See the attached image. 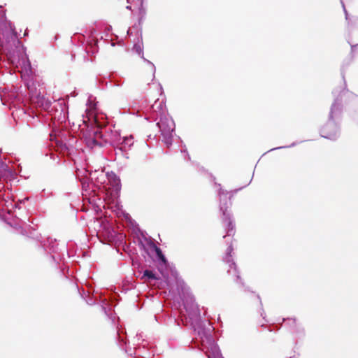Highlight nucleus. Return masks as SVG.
<instances>
[{"instance_id": "nucleus-1", "label": "nucleus", "mask_w": 358, "mask_h": 358, "mask_svg": "<svg viewBox=\"0 0 358 358\" xmlns=\"http://www.w3.org/2000/svg\"><path fill=\"white\" fill-rule=\"evenodd\" d=\"M3 26V27L1 29L2 34L1 45L6 52L10 63L16 68L21 69V76L29 90L31 103L36 108L49 111L51 101L44 96L45 90L39 79L29 75L31 73V64L23 46L16 36L15 29L13 25L7 22ZM50 112L52 111L50 110Z\"/></svg>"}, {"instance_id": "nucleus-2", "label": "nucleus", "mask_w": 358, "mask_h": 358, "mask_svg": "<svg viewBox=\"0 0 358 358\" xmlns=\"http://www.w3.org/2000/svg\"><path fill=\"white\" fill-rule=\"evenodd\" d=\"M194 337L193 341L202 350L208 358H223L218 346L213 337V327H206L202 323L194 325Z\"/></svg>"}, {"instance_id": "nucleus-3", "label": "nucleus", "mask_w": 358, "mask_h": 358, "mask_svg": "<svg viewBox=\"0 0 358 358\" xmlns=\"http://www.w3.org/2000/svg\"><path fill=\"white\" fill-rule=\"evenodd\" d=\"M194 337L193 341L202 350L208 358H223L218 346L213 337V327H206L202 323L194 325Z\"/></svg>"}, {"instance_id": "nucleus-4", "label": "nucleus", "mask_w": 358, "mask_h": 358, "mask_svg": "<svg viewBox=\"0 0 358 358\" xmlns=\"http://www.w3.org/2000/svg\"><path fill=\"white\" fill-rule=\"evenodd\" d=\"M341 114V103L338 99H336L331 107L329 120L320 130L322 137L334 140L338 136L339 127L337 121L339 120Z\"/></svg>"}, {"instance_id": "nucleus-5", "label": "nucleus", "mask_w": 358, "mask_h": 358, "mask_svg": "<svg viewBox=\"0 0 358 358\" xmlns=\"http://www.w3.org/2000/svg\"><path fill=\"white\" fill-rule=\"evenodd\" d=\"M79 127L83 135V138L88 147L92 148L96 145H103L101 141L103 135L101 128L95 125L94 123L89 125L85 120H83V125H79Z\"/></svg>"}, {"instance_id": "nucleus-6", "label": "nucleus", "mask_w": 358, "mask_h": 358, "mask_svg": "<svg viewBox=\"0 0 358 358\" xmlns=\"http://www.w3.org/2000/svg\"><path fill=\"white\" fill-rule=\"evenodd\" d=\"M77 177L80 179L85 187L86 180H90L94 182L96 185L103 184L106 181V175L102 169H93L90 165H87L85 168L82 169H78L76 171Z\"/></svg>"}, {"instance_id": "nucleus-7", "label": "nucleus", "mask_w": 358, "mask_h": 358, "mask_svg": "<svg viewBox=\"0 0 358 358\" xmlns=\"http://www.w3.org/2000/svg\"><path fill=\"white\" fill-rule=\"evenodd\" d=\"M157 124L163 136V141L166 146L169 147L172 144L175 130L174 121L169 115H164L160 118V121Z\"/></svg>"}, {"instance_id": "nucleus-8", "label": "nucleus", "mask_w": 358, "mask_h": 358, "mask_svg": "<svg viewBox=\"0 0 358 358\" xmlns=\"http://www.w3.org/2000/svg\"><path fill=\"white\" fill-rule=\"evenodd\" d=\"M220 187V185H218ZM228 192H225L221 187L219 189V196L220 197V210L222 212V220L224 222H227V235L224 236L226 238L227 236H233L235 233L234 231V224L231 220V216L229 212H228L227 208L229 206H227V202L226 201L227 196Z\"/></svg>"}, {"instance_id": "nucleus-9", "label": "nucleus", "mask_w": 358, "mask_h": 358, "mask_svg": "<svg viewBox=\"0 0 358 358\" xmlns=\"http://www.w3.org/2000/svg\"><path fill=\"white\" fill-rule=\"evenodd\" d=\"M187 294V298L183 299L184 308L190 319L194 318L196 320H198L199 316V310L197 305L194 303L193 296L189 294L187 292V289H185Z\"/></svg>"}, {"instance_id": "nucleus-10", "label": "nucleus", "mask_w": 358, "mask_h": 358, "mask_svg": "<svg viewBox=\"0 0 358 358\" xmlns=\"http://www.w3.org/2000/svg\"><path fill=\"white\" fill-rule=\"evenodd\" d=\"M232 251L233 248L231 245H230L226 250V255L223 258V261L224 263L228 264L229 268L227 269V273L234 278L235 281L238 282V280H241V278L237 271L236 266L233 260L231 255Z\"/></svg>"}, {"instance_id": "nucleus-11", "label": "nucleus", "mask_w": 358, "mask_h": 358, "mask_svg": "<svg viewBox=\"0 0 358 358\" xmlns=\"http://www.w3.org/2000/svg\"><path fill=\"white\" fill-rule=\"evenodd\" d=\"M7 197L8 199L3 198L0 201V210L6 211L8 214H10L13 209H18L20 210L21 209L20 204L28 200V198H24L14 202L13 199H10L9 196Z\"/></svg>"}, {"instance_id": "nucleus-12", "label": "nucleus", "mask_w": 358, "mask_h": 358, "mask_svg": "<svg viewBox=\"0 0 358 358\" xmlns=\"http://www.w3.org/2000/svg\"><path fill=\"white\" fill-rule=\"evenodd\" d=\"M101 228L98 232V236H102L105 241L108 242L114 241L115 232L110 224L103 222Z\"/></svg>"}, {"instance_id": "nucleus-13", "label": "nucleus", "mask_w": 358, "mask_h": 358, "mask_svg": "<svg viewBox=\"0 0 358 358\" xmlns=\"http://www.w3.org/2000/svg\"><path fill=\"white\" fill-rule=\"evenodd\" d=\"M118 149L123 152L130 148L134 144V137L132 135L121 137L120 135L114 139Z\"/></svg>"}, {"instance_id": "nucleus-14", "label": "nucleus", "mask_w": 358, "mask_h": 358, "mask_svg": "<svg viewBox=\"0 0 358 358\" xmlns=\"http://www.w3.org/2000/svg\"><path fill=\"white\" fill-rule=\"evenodd\" d=\"M165 106L162 101H159V100H156L155 103L150 107V113L151 116L155 120L158 117L160 118L164 115H167L165 113Z\"/></svg>"}, {"instance_id": "nucleus-15", "label": "nucleus", "mask_w": 358, "mask_h": 358, "mask_svg": "<svg viewBox=\"0 0 358 358\" xmlns=\"http://www.w3.org/2000/svg\"><path fill=\"white\" fill-rule=\"evenodd\" d=\"M143 43L141 41L139 38H138V41L134 44L133 47V51H134L136 54H138L139 56H141L143 60L149 65L150 69L152 73V79L155 78V66L152 62L146 59L143 57Z\"/></svg>"}, {"instance_id": "nucleus-16", "label": "nucleus", "mask_w": 358, "mask_h": 358, "mask_svg": "<svg viewBox=\"0 0 358 358\" xmlns=\"http://www.w3.org/2000/svg\"><path fill=\"white\" fill-rule=\"evenodd\" d=\"M58 106L59 108V114H57L58 113V109L57 108L56 109V112L55 114H53V118L55 119H57L58 121L62 122H65L66 118H67V111H66V103L64 101H59L57 103V105L55 106V107Z\"/></svg>"}, {"instance_id": "nucleus-17", "label": "nucleus", "mask_w": 358, "mask_h": 358, "mask_svg": "<svg viewBox=\"0 0 358 358\" xmlns=\"http://www.w3.org/2000/svg\"><path fill=\"white\" fill-rule=\"evenodd\" d=\"M9 23L12 25L10 22H8L5 18V13L4 11L2 10L1 6H0V29H2V27H3V24L5 23ZM2 40V34L1 30H0V41Z\"/></svg>"}, {"instance_id": "nucleus-18", "label": "nucleus", "mask_w": 358, "mask_h": 358, "mask_svg": "<svg viewBox=\"0 0 358 358\" xmlns=\"http://www.w3.org/2000/svg\"><path fill=\"white\" fill-rule=\"evenodd\" d=\"M143 277L147 278L148 280H155L157 278L155 273L150 270H145L143 273Z\"/></svg>"}, {"instance_id": "nucleus-19", "label": "nucleus", "mask_w": 358, "mask_h": 358, "mask_svg": "<svg viewBox=\"0 0 358 358\" xmlns=\"http://www.w3.org/2000/svg\"><path fill=\"white\" fill-rule=\"evenodd\" d=\"M157 257L162 262V265H163L164 266H167V260H166L165 256L163 255V253L162 254V255H159Z\"/></svg>"}, {"instance_id": "nucleus-20", "label": "nucleus", "mask_w": 358, "mask_h": 358, "mask_svg": "<svg viewBox=\"0 0 358 358\" xmlns=\"http://www.w3.org/2000/svg\"><path fill=\"white\" fill-rule=\"evenodd\" d=\"M3 170H4L5 173H4V175L3 176V177H7L8 176H12L13 172L10 169L8 168V166H5Z\"/></svg>"}, {"instance_id": "nucleus-21", "label": "nucleus", "mask_w": 358, "mask_h": 358, "mask_svg": "<svg viewBox=\"0 0 358 358\" xmlns=\"http://www.w3.org/2000/svg\"><path fill=\"white\" fill-rule=\"evenodd\" d=\"M108 177L109 180L113 178V180H114V183L115 185H118L119 184L120 180L117 178L116 175L113 173L112 175H108Z\"/></svg>"}, {"instance_id": "nucleus-22", "label": "nucleus", "mask_w": 358, "mask_h": 358, "mask_svg": "<svg viewBox=\"0 0 358 358\" xmlns=\"http://www.w3.org/2000/svg\"><path fill=\"white\" fill-rule=\"evenodd\" d=\"M87 105L88 108L86 109V111L92 110L95 108V103H93L90 100L88 101Z\"/></svg>"}, {"instance_id": "nucleus-23", "label": "nucleus", "mask_w": 358, "mask_h": 358, "mask_svg": "<svg viewBox=\"0 0 358 358\" xmlns=\"http://www.w3.org/2000/svg\"><path fill=\"white\" fill-rule=\"evenodd\" d=\"M155 250L157 257L162 255V252L160 248L155 247Z\"/></svg>"}, {"instance_id": "nucleus-24", "label": "nucleus", "mask_w": 358, "mask_h": 358, "mask_svg": "<svg viewBox=\"0 0 358 358\" xmlns=\"http://www.w3.org/2000/svg\"><path fill=\"white\" fill-rule=\"evenodd\" d=\"M118 336H119L120 345H122V343L124 344H126V341H124V338L121 336L120 333H118Z\"/></svg>"}, {"instance_id": "nucleus-25", "label": "nucleus", "mask_w": 358, "mask_h": 358, "mask_svg": "<svg viewBox=\"0 0 358 358\" xmlns=\"http://www.w3.org/2000/svg\"><path fill=\"white\" fill-rule=\"evenodd\" d=\"M156 89L158 91L159 93H162V87L160 85V84L156 85Z\"/></svg>"}, {"instance_id": "nucleus-26", "label": "nucleus", "mask_w": 358, "mask_h": 358, "mask_svg": "<svg viewBox=\"0 0 358 358\" xmlns=\"http://www.w3.org/2000/svg\"><path fill=\"white\" fill-rule=\"evenodd\" d=\"M15 217H16L17 218H19V217L22 215V213L20 212H16L15 210Z\"/></svg>"}, {"instance_id": "nucleus-27", "label": "nucleus", "mask_w": 358, "mask_h": 358, "mask_svg": "<svg viewBox=\"0 0 358 358\" xmlns=\"http://www.w3.org/2000/svg\"><path fill=\"white\" fill-rule=\"evenodd\" d=\"M285 147H278V148H273V149H271V150H276V149H281V148H284Z\"/></svg>"}, {"instance_id": "nucleus-28", "label": "nucleus", "mask_w": 358, "mask_h": 358, "mask_svg": "<svg viewBox=\"0 0 358 358\" xmlns=\"http://www.w3.org/2000/svg\"><path fill=\"white\" fill-rule=\"evenodd\" d=\"M127 9H131V6H127Z\"/></svg>"}, {"instance_id": "nucleus-29", "label": "nucleus", "mask_w": 358, "mask_h": 358, "mask_svg": "<svg viewBox=\"0 0 358 358\" xmlns=\"http://www.w3.org/2000/svg\"><path fill=\"white\" fill-rule=\"evenodd\" d=\"M345 15H346L345 18L348 20V15H347L346 11L345 10Z\"/></svg>"}, {"instance_id": "nucleus-30", "label": "nucleus", "mask_w": 358, "mask_h": 358, "mask_svg": "<svg viewBox=\"0 0 358 358\" xmlns=\"http://www.w3.org/2000/svg\"><path fill=\"white\" fill-rule=\"evenodd\" d=\"M294 145H295V143H292L289 147L294 146Z\"/></svg>"}, {"instance_id": "nucleus-31", "label": "nucleus", "mask_w": 358, "mask_h": 358, "mask_svg": "<svg viewBox=\"0 0 358 358\" xmlns=\"http://www.w3.org/2000/svg\"><path fill=\"white\" fill-rule=\"evenodd\" d=\"M1 196H3V195H2V194H1V193L0 192V197H1Z\"/></svg>"}, {"instance_id": "nucleus-32", "label": "nucleus", "mask_w": 358, "mask_h": 358, "mask_svg": "<svg viewBox=\"0 0 358 358\" xmlns=\"http://www.w3.org/2000/svg\"><path fill=\"white\" fill-rule=\"evenodd\" d=\"M128 2H129V0H127Z\"/></svg>"}, {"instance_id": "nucleus-33", "label": "nucleus", "mask_w": 358, "mask_h": 358, "mask_svg": "<svg viewBox=\"0 0 358 358\" xmlns=\"http://www.w3.org/2000/svg\"><path fill=\"white\" fill-rule=\"evenodd\" d=\"M290 358H294V357H290Z\"/></svg>"}]
</instances>
